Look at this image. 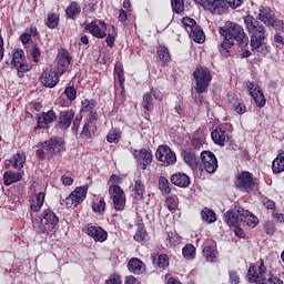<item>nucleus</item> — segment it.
Instances as JSON below:
<instances>
[{
	"label": "nucleus",
	"mask_w": 284,
	"mask_h": 284,
	"mask_svg": "<svg viewBox=\"0 0 284 284\" xmlns=\"http://www.w3.org/2000/svg\"><path fill=\"white\" fill-rule=\"evenodd\" d=\"M219 34L223 37V41L217 47L222 57H231L230 50L234 48V41L240 48L250 45V37L245 33V29L236 22L226 21L223 27L219 28Z\"/></svg>",
	"instance_id": "1"
},
{
	"label": "nucleus",
	"mask_w": 284,
	"mask_h": 284,
	"mask_svg": "<svg viewBox=\"0 0 284 284\" xmlns=\"http://www.w3.org/2000/svg\"><path fill=\"white\" fill-rule=\"evenodd\" d=\"M36 150V156L39 161H51L61 152H65V141L61 136H53L49 140L39 142Z\"/></svg>",
	"instance_id": "2"
},
{
	"label": "nucleus",
	"mask_w": 284,
	"mask_h": 284,
	"mask_svg": "<svg viewBox=\"0 0 284 284\" xmlns=\"http://www.w3.org/2000/svg\"><path fill=\"white\" fill-rule=\"evenodd\" d=\"M244 24L251 37V48L253 50H261L263 43H265V40L267 39V30L265 29V26L252 14L245 16Z\"/></svg>",
	"instance_id": "3"
},
{
	"label": "nucleus",
	"mask_w": 284,
	"mask_h": 284,
	"mask_svg": "<svg viewBox=\"0 0 284 284\" xmlns=\"http://www.w3.org/2000/svg\"><path fill=\"white\" fill-rule=\"evenodd\" d=\"M32 225L34 230L39 232V234L49 236L50 232H52V230L59 225V216L51 209H45L42 211L39 217L32 220Z\"/></svg>",
	"instance_id": "4"
},
{
	"label": "nucleus",
	"mask_w": 284,
	"mask_h": 284,
	"mask_svg": "<svg viewBox=\"0 0 284 284\" xmlns=\"http://www.w3.org/2000/svg\"><path fill=\"white\" fill-rule=\"evenodd\" d=\"M193 79L195 80V92L197 94H205L212 83V72L210 69L199 65L193 72Z\"/></svg>",
	"instance_id": "5"
},
{
	"label": "nucleus",
	"mask_w": 284,
	"mask_h": 284,
	"mask_svg": "<svg viewBox=\"0 0 284 284\" xmlns=\"http://www.w3.org/2000/svg\"><path fill=\"white\" fill-rule=\"evenodd\" d=\"M257 185L258 183H256L254 173L250 171H241L234 180V186L236 190H240V192H246V194H252Z\"/></svg>",
	"instance_id": "6"
},
{
	"label": "nucleus",
	"mask_w": 284,
	"mask_h": 284,
	"mask_svg": "<svg viewBox=\"0 0 284 284\" xmlns=\"http://www.w3.org/2000/svg\"><path fill=\"white\" fill-rule=\"evenodd\" d=\"M58 73L63 77L71 65H74V58L70 54L68 49H60L55 58Z\"/></svg>",
	"instance_id": "7"
},
{
	"label": "nucleus",
	"mask_w": 284,
	"mask_h": 284,
	"mask_svg": "<svg viewBox=\"0 0 284 284\" xmlns=\"http://www.w3.org/2000/svg\"><path fill=\"white\" fill-rule=\"evenodd\" d=\"M61 79V74L59 71H55L52 67H47L42 69V73L40 75V83L43 88H57L59 85V81Z\"/></svg>",
	"instance_id": "8"
},
{
	"label": "nucleus",
	"mask_w": 284,
	"mask_h": 284,
	"mask_svg": "<svg viewBox=\"0 0 284 284\" xmlns=\"http://www.w3.org/2000/svg\"><path fill=\"white\" fill-rule=\"evenodd\" d=\"M109 194L113 201L115 212H123L125 210V191L119 184H111L109 186Z\"/></svg>",
	"instance_id": "9"
},
{
	"label": "nucleus",
	"mask_w": 284,
	"mask_h": 284,
	"mask_svg": "<svg viewBox=\"0 0 284 284\" xmlns=\"http://www.w3.org/2000/svg\"><path fill=\"white\" fill-rule=\"evenodd\" d=\"M201 164L199 163L200 170H205L207 174H214L219 168V160H216V155L212 151H202L201 155Z\"/></svg>",
	"instance_id": "10"
},
{
	"label": "nucleus",
	"mask_w": 284,
	"mask_h": 284,
	"mask_svg": "<svg viewBox=\"0 0 284 284\" xmlns=\"http://www.w3.org/2000/svg\"><path fill=\"white\" fill-rule=\"evenodd\" d=\"M88 197V186H78L67 197L65 204L70 210H74L78 205H81L84 199Z\"/></svg>",
	"instance_id": "11"
},
{
	"label": "nucleus",
	"mask_w": 284,
	"mask_h": 284,
	"mask_svg": "<svg viewBox=\"0 0 284 284\" xmlns=\"http://www.w3.org/2000/svg\"><path fill=\"white\" fill-rule=\"evenodd\" d=\"M246 88L257 108H265V105H267V99L265 98V93H263V90H261L258 83L248 81L246 82Z\"/></svg>",
	"instance_id": "12"
},
{
	"label": "nucleus",
	"mask_w": 284,
	"mask_h": 284,
	"mask_svg": "<svg viewBox=\"0 0 284 284\" xmlns=\"http://www.w3.org/2000/svg\"><path fill=\"white\" fill-rule=\"evenodd\" d=\"M209 6H212L214 12L223 14V12H227V8H232V10L241 8L243 0H210Z\"/></svg>",
	"instance_id": "13"
},
{
	"label": "nucleus",
	"mask_w": 284,
	"mask_h": 284,
	"mask_svg": "<svg viewBox=\"0 0 284 284\" xmlns=\"http://www.w3.org/2000/svg\"><path fill=\"white\" fill-rule=\"evenodd\" d=\"M155 156L158 161L165 163V165H174L176 163V153L168 144H161L155 152Z\"/></svg>",
	"instance_id": "14"
},
{
	"label": "nucleus",
	"mask_w": 284,
	"mask_h": 284,
	"mask_svg": "<svg viewBox=\"0 0 284 284\" xmlns=\"http://www.w3.org/2000/svg\"><path fill=\"white\" fill-rule=\"evenodd\" d=\"M57 121V112L54 110H49L47 112H42L41 115L37 116V124L33 130H50V124Z\"/></svg>",
	"instance_id": "15"
},
{
	"label": "nucleus",
	"mask_w": 284,
	"mask_h": 284,
	"mask_svg": "<svg viewBox=\"0 0 284 284\" xmlns=\"http://www.w3.org/2000/svg\"><path fill=\"white\" fill-rule=\"evenodd\" d=\"M98 105L97 100L94 99H84L81 101L80 113L88 114L89 113V122L99 121V112H97L95 108Z\"/></svg>",
	"instance_id": "16"
},
{
	"label": "nucleus",
	"mask_w": 284,
	"mask_h": 284,
	"mask_svg": "<svg viewBox=\"0 0 284 284\" xmlns=\"http://www.w3.org/2000/svg\"><path fill=\"white\" fill-rule=\"evenodd\" d=\"M258 18L267 28H278L281 26V22L276 20V13L270 7L260 8Z\"/></svg>",
	"instance_id": "17"
},
{
	"label": "nucleus",
	"mask_w": 284,
	"mask_h": 284,
	"mask_svg": "<svg viewBox=\"0 0 284 284\" xmlns=\"http://www.w3.org/2000/svg\"><path fill=\"white\" fill-rule=\"evenodd\" d=\"M77 112L74 109H68L65 111H62L59 119L55 122V128L58 130H70V125H72V121H74V115Z\"/></svg>",
	"instance_id": "18"
},
{
	"label": "nucleus",
	"mask_w": 284,
	"mask_h": 284,
	"mask_svg": "<svg viewBox=\"0 0 284 284\" xmlns=\"http://www.w3.org/2000/svg\"><path fill=\"white\" fill-rule=\"evenodd\" d=\"M85 234L93 239L95 243H105L108 241V231L101 226H94L91 224L85 225Z\"/></svg>",
	"instance_id": "19"
},
{
	"label": "nucleus",
	"mask_w": 284,
	"mask_h": 284,
	"mask_svg": "<svg viewBox=\"0 0 284 284\" xmlns=\"http://www.w3.org/2000/svg\"><path fill=\"white\" fill-rule=\"evenodd\" d=\"M211 139L215 145H220V148H225V143H229L230 134H227V130L225 126H217L211 132Z\"/></svg>",
	"instance_id": "20"
},
{
	"label": "nucleus",
	"mask_w": 284,
	"mask_h": 284,
	"mask_svg": "<svg viewBox=\"0 0 284 284\" xmlns=\"http://www.w3.org/2000/svg\"><path fill=\"white\" fill-rule=\"evenodd\" d=\"M128 271L135 276H141V274H145L148 266L145 262H143L139 257H132L129 260L126 264Z\"/></svg>",
	"instance_id": "21"
},
{
	"label": "nucleus",
	"mask_w": 284,
	"mask_h": 284,
	"mask_svg": "<svg viewBox=\"0 0 284 284\" xmlns=\"http://www.w3.org/2000/svg\"><path fill=\"white\" fill-rule=\"evenodd\" d=\"M239 214H240V223H244L247 227H256L258 225V217L251 213L250 211L239 206Z\"/></svg>",
	"instance_id": "22"
},
{
	"label": "nucleus",
	"mask_w": 284,
	"mask_h": 284,
	"mask_svg": "<svg viewBox=\"0 0 284 284\" xmlns=\"http://www.w3.org/2000/svg\"><path fill=\"white\" fill-rule=\"evenodd\" d=\"M181 156L189 168L199 170V155L196 154V151L187 148L181 152Z\"/></svg>",
	"instance_id": "23"
},
{
	"label": "nucleus",
	"mask_w": 284,
	"mask_h": 284,
	"mask_svg": "<svg viewBox=\"0 0 284 284\" xmlns=\"http://www.w3.org/2000/svg\"><path fill=\"white\" fill-rule=\"evenodd\" d=\"M229 103L232 108L233 112H236V114H245L247 112V106L245 103H243V100L239 99V95L236 93H229Z\"/></svg>",
	"instance_id": "24"
},
{
	"label": "nucleus",
	"mask_w": 284,
	"mask_h": 284,
	"mask_svg": "<svg viewBox=\"0 0 284 284\" xmlns=\"http://www.w3.org/2000/svg\"><path fill=\"white\" fill-rule=\"evenodd\" d=\"M223 221L226 223V225H229V227H236L237 225H241V214L239 213V206L224 213Z\"/></svg>",
	"instance_id": "25"
},
{
	"label": "nucleus",
	"mask_w": 284,
	"mask_h": 284,
	"mask_svg": "<svg viewBox=\"0 0 284 284\" xmlns=\"http://www.w3.org/2000/svg\"><path fill=\"white\" fill-rule=\"evenodd\" d=\"M31 212H41L43 203H45V192H39L29 199Z\"/></svg>",
	"instance_id": "26"
},
{
	"label": "nucleus",
	"mask_w": 284,
	"mask_h": 284,
	"mask_svg": "<svg viewBox=\"0 0 284 284\" xmlns=\"http://www.w3.org/2000/svg\"><path fill=\"white\" fill-rule=\"evenodd\" d=\"M217 255L216 244H210L203 247V256L207 263H216L219 261Z\"/></svg>",
	"instance_id": "27"
},
{
	"label": "nucleus",
	"mask_w": 284,
	"mask_h": 284,
	"mask_svg": "<svg viewBox=\"0 0 284 284\" xmlns=\"http://www.w3.org/2000/svg\"><path fill=\"white\" fill-rule=\"evenodd\" d=\"M152 153L145 149H141L138 155V162L141 170H148V165L152 163Z\"/></svg>",
	"instance_id": "28"
},
{
	"label": "nucleus",
	"mask_w": 284,
	"mask_h": 284,
	"mask_svg": "<svg viewBox=\"0 0 284 284\" xmlns=\"http://www.w3.org/2000/svg\"><path fill=\"white\" fill-rule=\"evenodd\" d=\"M171 183L178 187H190V176L185 173H175L171 176Z\"/></svg>",
	"instance_id": "29"
},
{
	"label": "nucleus",
	"mask_w": 284,
	"mask_h": 284,
	"mask_svg": "<svg viewBox=\"0 0 284 284\" xmlns=\"http://www.w3.org/2000/svg\"><path fill=\"white\" fill-rule=\"evenodd\" d=\"M11 65L19 68V65H30L26 60V52L22 49H18L12 53Z\"/></svg>",
	"instance_id": "30"
},
{
	"label": "nucleus",
	"mask_w": 284,
	"mask_h": 284,
	"mask_svg": "<svg viewBox=\"0 0 284 284\" xmlns=\"http://www.w3.org/2000/svg\"><path fill=\"white\" fill-rule=\"evenodd\" d=\"M84 30H88L92 37H95V39H105V37H108L105 30H101V27H99L95 21L88 23L84 27Z\"/></svg>",
	"instance_id": "31"
},
{
	"label": "nucleus",
	"mask_w": 284,
	"mask_h": 284,
	"mask_svg": "<svg viewBox=\"0 0 284 284\" xmlns=\"http://www.w3.org/2000/svg\"><path fill=\"white\" fill-rule=\"evenodd\" d=\"M132 192L135 201H143L145 199V184H143V181L135 180Z\"/></svg>",
	"instance_id": "32"
},
{
	"label": "nucleus",
	"mask_w": 284,
	"mask_h": 284,
	"mask_svg": "<svg viewBox=\"0 0 284 284\" xmlns=\"http://www.w3.org/2000/svg\"><path fill=\"white\" fill-rule=\"evenodd\" d=\"M272 172L273 174H282L284 172V152H277V156L272 162Z\"/></svg>",
	"instance_id": "33"
},
{
	"label": "nucleus",
	"mask_w": 284,
	"mask_h": 284,
	"mask_svg": "<svg viewBox=\"0 0 284 284\" xmlns=\"http://www.w3.org/2000/svg\"><path fill=\"white\" fill-rule=\"evenodd\" d=\"M21 179H23V174H21V172L7 171L3 174V184L9 186L12 185V183H19Z\"/></svg>",
	"instance_id": "34"
},
{
	"label": "nucleus",
	"mask_w": 284,
	"mask_h": 284,
	"mask_svg": "<svg viewBox=\"0 0 284 284\" xmlns=\"http://www.w3.org/2000/svg\"><path fill=\"white\" fill-rule=\"evenodd\" d=\"M203 145H205V136L203 133H194L193 138L191 139V148L189 149L193 150L194 152H199Z\"/></svg>",
	"instance_id": "35"
},
{
	"label": "nucleus",
	"mask_w": 284,
	"mask_h": 284,
	"mask_svg": "<svg viewBox=\"0 0 284 284\" xmlns=\"http://www.w3.org/2000/svg\"><path fill=\"white\" fill-rule=\"evenodd\" d=\"M24 163H26V154L17 153L9 161V163L6 164V168H10V165H12L13 170H21V168H23Z\"/></svg>",
	"instance_id": "36"
},
{
	"label": "nucleus",
	"mask_w": 284,
	"mask_h": 284,
	"mask_svg": "<svg viewBox=\"0 0 284 284\" xmlns=\"http://www.w3.org/2000/svg\"><path fill=\"white\" fill-rule=\"evenodd\" d=\"M153 264L161 270H168L170 267V257L168 254H158V257L152 255Z\"/></svg>",
	"instance_id": "37"
},
{
	"label": "nucleus",
	"mask_w": 284,
	"mask_h": 284,
	"mask_svg": "<svg viewBox=\"0 0 284 284\" xmlns=\"http://www.w3.org/2000/svg\"><path fill=\"white\" fill-rule=\"evenodd\" d=\"M189 37L195 41V43H205V33L200 26H196L190 33Z\"/></svg>",
	"instance_id": "38"
},
{
	"label": "nucleus",
	"mask_w": 284,
	"mask_h": 284,
	"mask_svg": "<svg viewBox=\"0 0 284 284\" xmlns=\"http://www.w3.org/2000/svg\"><path fill=\"white\" fill-rule=\"evenodd\" d=\"M166 247H176L181 243V235L176 231H171L166 233Z\"/></svg>",
	"instance_id": "39"
},
{
	"label": "nucleus",
	"mask_w": 284,
	"mask_h": 284,
	"mask_svg": "<svg viewBox=\"0 0 284 284\" xmlns=\"http://www.w3.org/2000/svg\"><path fill=\"white\" fill-rule=\"evenodd\" d=\"M141 105L146 112H154V99L152 98V93L146 92L143 94Z\"/></svg>",
	"instance_id": "40"
},
{
	"label": "nucleus",
	"mask_w": 284,
	"mask_h": 284,
	"mask_svg": "<svg viewBox=\"0 0 284 284\" xmlns=\"http://www.w3.org/2000/svg\"><path fill=\"white\" fill-rule=\"evenodd\" d=\"M77 14H81V7L78 2H71L69 7L65 9L67 19H77Z\"/></svg>",
	"instance_id": "41"
},
{
	"label": "nucleus",
	"mask_w": 284,
	"mask_h": 284,
	"mask_svg": "<svg viewBox=\"0 0 284 284\" xmlns=\"http://www.w3.org/2000/svg\"><path fill=\"white\" fill-rule=\"evenodd\" d=\"M158 57H159L160 61H162V63H164V65H168V63H170V61H172V57L170 55V50L165 45L158 48Z\"/></svg>",
	"instance_id": "42"
},
{
	"label": "nucleus",
	"mask_w": 284,
	"mask_h": 284,
	"mask_svg": "<svg viewBox=\"0 0 284 284\" xmlns=\"http://www.w3.org/2000/svg\"><path fill=\"white\" fill-rule=\"evenodd\" d=\"M202 221L205 223H216V213L213 210L204 207L201 211Z\"/></svg>",
	"instance_id": "43"
},
{
	"label": "nucleus",
	"mask_w": 284,
	"mask_h": 284,
	"mask_svg": "<svg viewBox=\"0 0 284 284\" xmlns=\"http://www.w3.org/2000/svg\"><path fill=\"white\" fill-rule=\"evenodd\" d=\"M122 134L120 129H112L106 135L108 143H114L116 145L121 141Z\"/></svg>",
	"instance_id": "44"
},
{
	"label": "nucleus",
	"mask_w": 284,
	"mask_h": 284,
	"mask_svg": "<svg viewBox=\"0 0 284 284\" xmlns=\"http://www.w3.org/2000/svg\"><path fill=\"white\" fill-rule=\"evenodd\" d=\"M60 18L57 13H49L45 19V26L49 30H54V28L59 27Z\"/></svg>",
	"instance_id": "45"
},
{
	"label": "nucleus",
	"mask_w": 284,
	"mask_h": 284,
	"mask_svg": "<svg viewBox=\"0 0 284 284\" xmlns=\"http://www.w3.org/2000/svg\"><path fill=\"white\" fill-rule=\"evenodd\" d=\"M182 254L187 261H192L196 256V247H194V244H186L182 248Z\"/></svg>",
	"instance_id": "46"
},
{
	"label": "nucleus",
	"mask_w": 284,
	"mask_h": 284,
	"mask_svg": "<svg viewBox=\"0 0 284 284\" xmlns=\"http://www.w3.org/2000/svg\"><path fill=\"white\" fill-rule=\"evenodd\" d=\"M159 190L162 192V194H170L172 192V187H170V181L165 176L159 178Z\"/></svg>",
	"instance_id": "47"
},
{
	"label": "nucleus",
	"mask_w": 284,
	"mask_h": 284,
	"mask_svg": "<svg viewBox=\"0 0 284 284\" xmlns=\"http://www.w3.org/2000/svg\"><path fill=\"white\" fill-rule=\"evenodd\" d=\"M171 8L175 14L185 12V0H171Z\"/></svg>",
	"instance_id": "48"
},
{
	"label": "nucleus",
	"mask_w": 284,
	"mask_h": 284,
	"mask_svg": "<svg viewBox=\"0 0 284 284\" xmlns=\"http://www.w3.org/2000/svg\"><path fill=\"white\" fill-rule=\"evenodd\" d=\"M196 26V20H194V18L184 17L182 19V27L187 32V34H190Z\"/></svg>",
	"instance_id": "49"
},
{
	"label": "nucleus",
	"mask_w": 284,
	"mask_h": 284,
	"mask_svg": "<svg viewBox=\"0 0 284 284\" xmlns=\"http://www.w3.org/2000/svg\"><path fill=\"white\" fill-rule=\"evenodd\" d=\"M64 97L67 98V101L70 103L77 101V88L74 85H68L63 91Z\"/></svg>",
	"instance_id": "50"
},
{
	"label": "nucleus",
	"mask_w": 284,
	"mask_h": 284,
	"mask_svg": "<svg viewBox=\"0 0 284 284\" xmlns=\"http://www.w3.org/2000/svg\"><path fill=\"white\" fill-rule=\"evenodd\" d=\"M92 123H94V121L90 122V120H88V122L83 125V129L80 133V139H83L84 141H90V139H92V133L90 132Z\"/></svg>",
	"instance_id": "51"
},
{
	"label": "nucleus",
	"mask_w": 284,
	"mask_h": 284,
	"mask_svg": "<svg viewBox=\"0 0 284 284\" xmlns=\"http://www.w3.org/2000/svg\"><path fill=\"white\" fill-rule=\"evenodd\" d=\"M91 207L95 214H104L105 213V200L101 199L98 202H92Z\"/></svg>",
	"instance_id": "52"
},
{
	"label": "nucleus",
	"mask_w": 284,
	"mask_h": 284,
	"mask_svg": "<svg viewBox=\"0 0 284 284\" xmlns=\"http://www.w3.org/2000/svg\"><path fill=\"white\" fill-rule=\"evenodd\" d=\"M266 270L265 264L262 262L258 267L256 284H267V277H265Z\"/></svg>",
	"instance_id": "53"
},
{
	"label": "nucleus",
	"mask_w": 284,
	"mask_h": 284,
	"mask_svg": "<svg viewBox=\"0 0 284 284\" xmlns=\"http://www.w3.org/2000/svg\"><path fill=\"white\" fill-rule=\"evenodd\" d=\"M14 69L18 71L19 79H23L26 72H30V70H32V64H20Z\"/></svg>",
	"instance_id": "54"
},
{
	"label": "nucleus",
	"mask_w": 284,
	"mask_h": 284,
	"mask_svg": "<svg viewBox=\"0 0 284 284\" xmlns=\"http://www.w3.org/2000/svg\"><path fill=\"white\" fill-rule=\"evenodd\" d=\"M31 57L33 59V63H39V59L41 58V49H39L38 44H32Z\"/></svg>",
	"instance_id": "55"
},
{
	"label": "nucleus",
	"mask_w": 284,
	"mask_h": 284,
	"mask_svg": "<svg viewBox=\"0 0 284 284\" xmlns=\"http://www.w3.org/2000/svg\"><path fill=\"white\" fill-rule=\"evenodd\" d=\"M145 236H148V231H145V229H139L133 239L138 243H143V241H145Z\"/></svg>",
	"instance_id": "56"
},
{
	"label": "nucleus",
	"mask_w": 284,
	"mask_h": 284,
	"mask_svg": "<svg viewBox=\"0 0 284 284\" xmlns=\"http://www.w3.org/2000/svg\"><path fill=\"white\" fill-rule=\"evenodd\" d=\"M229 278L231 284H239L241 283V276L239 275V272L231 270L229 271Z\"/></svg>",
	"instance_id": "57"
},
{
	"label": "nucleus",
	"mask_w": 284,
	"mask_h": 284,
	"mask_svg": "<svg viewBox=\"0 0 284 284\" xmlns=\"http://www.w3.org/2000/svg\"><path fill=\"white\" fill-rule=\"evenodd\" d=\"M81 121H83V114H77L74 118H73V126H72V130L73 132H79V128L81 125Z\"/></svg>",
	"instance_id": "58"
},
{
	"label": "nucleus",
	"mask_w": 284,
	"mask_h": 284,
	"mask_svg": "<svg viewBox=\"0 0 284 284\" xmlns=\"http://www.w3.org/2000/svg\"><path fill=\"white\" fill-rule=\"evenodd\" d=\"M264 232L265 234H268V236H274L276 232V226H274V223L272 222H266L264 224Z\"/></svg>",
	"instance_id": "59"
},
{
	"label": "nucleus",
	"mask_w": 284,
	"mask_h": 284,
	"mask_svg": "<svg viewBox=\"0 0 284 284\" xmlns=\"http://www.w3.org/2000/svg\"><path fill=\"white\" fill-rule=\"evenodd\" d=\"M104 284H123V282L121 281V275L113 274L110 275V277L105 281Z\"/></svg>",
	"instance_id": "60"
},
{
	"label": "nucleus",
	"mask_w": 284,
	"mask_h": 284,
	"mask_svg": "<svg viewBox=\"0 0 284 284\" xmlns=\"http://www.w3.org/2000/svg\"><path fill=\"white\" fill-rule=\"evenodd\" d=\"M128 19H130V11H125L123 9H120L118 21H120V23H125V21H128Z\"/></svg>",
	"instance_id": "61"
},
{
	"label": "nucleus",
	"mask_w": 284,
	"mask_h": 284,
	"mask_svg": "<svg viewBox=\"0 0 284 284\" xmlns=\"http://www.w3.org/2000/svg\"><path fill=\"white\" fill-rule=\"evenodd\" d=\"M150 94L151 97H154L155 101H163V93L161 90L152 88Z\"/></svg>",
	"instance_id": "62"
},
{
	"label": "nucleus",
	"mask_w": 284,
	"mask_h": 284,
	"mask_svg": "<svg viewBox=\"0 0 284 284\" xmlns=\"http://www.w3.org/2000/svg\"><path fill=\"white\" fill-rule=\"evenodd\" d=\"M166 205H168V210H170V212L176 210V199L169 196L166 199Z\"/></svg>",
	"instance_id": "63"
},
{
	"label": "nucleus",
	"mask_w": 284,
	"mask_h": 284,
	"mask_svg": "<svg viewBox=\"0 0 284 284\" xmlns=\"http://www.w3.org/2000/svg\"><path fill=\"white\" fill-rule=\"evenodd\" d=\"M266 284H283V280L276 276L270 275L268 278H266Z\"/></svg>",
	"instance_id": "64"
}]
</instances>
